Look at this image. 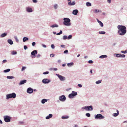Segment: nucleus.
<instances>
[{"mask_svg":"<svg viewBox=\"0 0 127 127\" xmlns=\"http://www.w3.org/2000/svg\"><path fill=\"white\" fill-rule=\"evenodd\" d=\"M117 27L118 30V33L119 35L123 36L126 34V28L125 26L119 25L117 26Z\"/></svg>","mask_w":127,"mask_h":127,"instance_id":"obj_1","label":"nucleus"},{"mask_svg":"<svg viewBox=\"0 0 127 127\" xmlns=\"http://www.w3.org/2000/svg\"><path fill=\"white\" fill-rule=\"evenodd\" d=\"M64 22L63 24L65 26H69L71 25L70 20L68 18H64L63 19Z\"/></svg>","mask_w":127,"mask_h":127,"instance_id":"obj_2","label":"nucleus"},{"mask_svg":"<svg viewBox=\"0 0 127 127\" xmlns=\"http://www.w3.org/2000/svg\"><path fill=\"white\" fill-rule=\"evenodd\" d=\"M16 95L14 93H13L11 94H9L6 95V99H8L10 98H15L16 97Z\"/></svg>","mask_w":127,"mask_h":127,"instance_id":"obj_3","label":"nucleus"},{"mask_svg":"<svg viewBox=\"0 0 127 127\" xmlns=\"http://www.w3.org/2000/svg\"><path fill=\"white\" fill-rule=\"evenodd\" d=\"M95 118L96 119H102L104 118V117L102 115L100 114H98L96 115H95Z\"/></svg>","mask_w":127,"mask_h":127,"instance_id":"obj_4","label":"nucleus"},{"mask_svg":"<svg viewBox=\"0 0 127 127\" xmlns=\"http://www.w3.org/2000/svg\"><path fill=\"white\" fill-rule=\"evenodd\" d=\"M4 120L6 122H9L11 121V117L8 116L6 115L4 116Z\"/></svg>","mask_w":127,"mask_h":127,"instance_id":"obj_5","label":"nucleus"},{"mask_svg":"<svg viewBox=\"0 0 127 127\" xmlns=\"http://www.w3.org/2000/svg\"><path fill=\"white\" fill-rule=\"evenodd\" d=\"M77 95V93L75 92L72 91L71 93L68 95V97L69 98H73L74 97Z\"/></svg>","mask_w":127,"mask_h":127,"instance_id":"obj_6","label":"nucleus"},{"mask_svg":"<svg viewBox=\"0 0 127 127\" xmlns=\"http://www.w3.org/2000/svg\"><path fill=\"white\" fill-rule=\"evenodd\" d=\"M56 75L58 77L61 81H63L65 80V78L64 77L57 74H56Z\"/></svg>","mask_w":127,"mask_h":127,"instance_id":"obj_7","label":"nucleus"},{"mask_svg":"<svg viewBox=\"0 0 127 127\" xmlns=\"http://www.w3.org/2000/svg\"><path fill=\"white\" fill-rule=\"evenodd\" d=\"M59 100L62 102H64L66 100V97L64 95L60 96L59 97Z\"/></svg>","mask_w":127,"mask_h":127,"instance_id":"obj_8","label":"nucleus"},{"mask_svg":"<svg viewBox=\"0 0 127 127\" xmlns=\"http://www.w3.org/2000/svg\"><path fill=\"white\" fill-rule=\"evenodd\" d=\"M42 83L44 84H47L51 82L50 80L46 78L43 79L42 81Z\"/></svg>","mask_w":127,"mask_h":127,"instance_id":"obj_9","label":"nucleus"},{"mask_svg":"<svg viewBox=\"0 0 127 127\" xmlns=\"http://www.w3.org/2000/svg\"><path fill=\"white\" fill-rule=\"evenodd\" d=\"M27 92L28 93L31 94L33 92V90L32 88L29 87L27 89Z\"/></svg>","mask_w":127,"mask_h":127,"instance_id":"obj_10","label":"nucleus"},{"mask_svg":"<svg viewBox=\"0 0 127 127\" xmlns=\"http://www.w3.org/2000/svg\"><path fill=\"white\" fill-rule=\"evenodd\" d=\"M26 11L28 12H32L33 11L32 8L30 7H28L26 8Z\"/></svg>","mask_w":127,"mask_h":127,"instance_id":"obj_11","label":"nucleus"},{"mask_svg":"<svg viewBox=\"0 0 127 127\" xmlns=\"http://www.w3.org/2000/svg\"><path fill=\"white\" fill-rule=\"evenodd\" d=\"M87 111H92L93 110V106L92 105L87 106Z\"/></svg>","mask_w":127,"mask_h":127,"instance_id":"obj_12","label":"nucleus"},{"mask_svg":"<svg viewBox=\"0 0 127 127\" xmlns=\"http://www.w3.org/2000/svg\"><path fill=\"white\" fill-rule=\"evenodd\" d=\"M37 52L36 50H34L31 53V54L32 56H35L37 54Z\"/></svg>","mask_w":127,"mask_h":127,"instance_id":"obj_13","label":"nucleus"},{"mask_svg":"<svg viewBox=\"0 0 127 127\" xmlns=\"http://www.w3.org/2000/svg\"><path fill=\"white\" fill-rule=\"evenodd\" d=\"M117 113H114L112 114V116L114 117H116L118 116L119 114V112L118 110H116Z\"/></svg>","mask_w":127,"mask_h":127,"instance_id":"obj_14","label":"nucleus"},{"mask_svg":"<svg viewBox=\"0 0 127 127\" xmlns=\"http://www.w3.org/2000/svg\"><path fill=\"white\" fill-rule=\"evenodd\" d=\"M96 20L97 22L99 23L100 26L101 27H102L103 26V24L101 21L99 20L98 19H96Z\"/></svg>","mask_w":127,"mask_h":127,"instance_id":"obj_15","label":"nucleus"},{"mask_svg":"<svg viewBox=\"0 0 127 127\" xmlns=\"http://www.w3.org/2000/svg\"><path fill=\"white\" fill-rule=\"evenodd\" d=\"M27 80H23L20 81L19 84V85H20L23 84L24 83H26Z\"/></svg>","mask_w":127,"mask_h":127,"instance_id":"obj_16","label":"nucleus"},{"mask_svg":"<svg viewBox=\"0 0 127 127\" xmlns=\"http://www.w3.org/2000/svg\"><path fill=\"white\" fill-rule=\"evenodd\" d=\"M53 117V115L51 114H49L46 117L45 119H48L51 118Z\"/></svg>","mask_w":127,"mask_h":127,"instance_id":"obj_17","label":"nucleus"},{"mask_svg":"<svg viewBox=\"0 0 127 127\" xmlns=\"http://www.w3.org/2000/svg\"><path fill=\"white\" fill-rule=\"evenodd\" d=\"M78 12V11L77 9L74 10L73 11L72 14L75 15H76Z\"/></svg>","mask_w":127,"mask_h":127,"instance_id":"obj_18","label":"nucleus"},{"mask_svg":"<svg viewBox=\"0 0 127 127\" xmlns=\"http://www.w3.org/2000/svg\"><path fill=\"white\" fill-rule=\"evenodd\" d=\"M75 3L74 1L71 2V1L69 2H68V5H75Z\"/></svg>","mask_w":127,"mask_h":127,"instance_id":"obj_19","label":"nucleus"},{"mask_svg":"<svg viewBox=\"0 0 127 127\" xmlns=\"http://www.w3.org/2000/svg\"><path fill=\"white\" fill-rule=\"evenodd\" d=\"M7 42L9 44L12 45L13 44V42L12 40L9 39L7 40Z\"/></svg>","mask_w":127,"mask_h":127,"instance_id":"obj_20","label":"nucleus"},{"mask_svg":"<svg viewBox=\"0 0 127 127\" xmlns=\"http://www.w3.org/2000/svg\"><path fill=\"white\" fill-rule=\"evenodd\" d=\"M94 13H97L99 12H101V10H99L98 9H95L94 10Z\"/></svg>","mask_w":127,"mask_h":127,"instance_id":"obj_21","label":"nucleus"},{"mask_svg":"<svg viewBox=\"0 0 127 127\" xmlns=\"http://www.w3.org/2000/svg\"><path fill=\"white\" fill-rule=\"evenodd\" d=\"M47 101V100L46 99H42L41 101V103L42 104H44Z\"/></svg>","mask_w":127,"mask_h":127,"instance_id":"obj_22","label":"nucleus"},{"mask_svg":"<svg viewBox=\"0 0 127 127\" xmlns=\"http://www.w3.org/2000/svg\"><path fill=\"white\" fill-rule=\"evenodd\" d=\"M74 65V63L73 62L68 63L67 64V65L69 67H70Z\"/></svg>","mask_w":127,"mask_h":127,"instance_id":"obj_23","label":"nucleus"},{"mask_svg":"<svg viewBox=\"0 0 127 127\" xmlns=\"http://www.w3.org/2000/svg\"><path fill=\"white\" fill-rule=\"evenodd\" d=\"M17 54V52L15 51H11V54L12 55H16Z\"/></svg>","mask_w":127,"mask_h":127,"instance_id":"obj_24","label":"nucleus"},{"mask_svg":"<svg viewBox=\"0 0 127 127\" xmlns=\"http://www.w3.org/2000/svg\"><path fill=\"white\" fill-rule=\"evenodd\" d=\"M58 27V26L56 24H53L52 25L50 26V27L54 28L55 27Z\"/></svg>","mask_w":127,"mask_h":127,"instance_id":"obj_25","label":"nucleus"},{"mask_svg":"<svg viewBox=\"0 0 127 127\" xmlns=\"http://www.w3.org/2000/svg\"><path fill=\"white\" fill-rule=\"evenodd\" d=\"M107 57V56L106 55H102L100 56L99 57V58H100L103 59L106 58Z\"/></svg>","mask_w":127,"mask_h":127,"instance_id":"obj_26","label":"nucleus"},{"mask_svg":"<svg viewBox=\"0 0 127 127\" xmlns=\"http://www.w3.org/2000/svg\"><path fill=\"white\" fill-rule=\"evenodd\" d=\"M29 38L26 37H24L23 38V42H25L26 41L28 40Z\"/></svg>","mask_w":127,"mask_h":127,"instance_id":"obj_27","label":"nucleus"},{"mask_svg":"<svg viewBox=\"0 0 127 127\" xmlns=\"http://www.w3.org/2000/svg\"><path fill=\"white\" fill-rule=\"evenodd\" d=\"M7 34L6 33H4L1 34L0 36L1 37H3L7 35Z\"/></svg>","mask_w":127,"mask_h":127,"instance_id":"obj_28","label":"nucleus"},{"mask_svg":"<svg viewBox=\"0 0 127 127\" xmlns=\"http://www.w3.org/2000/svg\"><path fill=\"white\" fill-rule=\"evenodd\" d=\"M114 55H116V57H120L121 54H115Z\"/></svg>","mask_w":127,"mask_h":127,"instance_id":"obj_29","label":"nucleus"},{"mask_svg":"<svg viewBox=\"0 0 127 127\" xmlns=\"http://www.w3.org/2000/svg\"><path fill=\"white\" fill-rule=\"evenodd\" d=\"M15 77L13 76H8L7 77V78L8 79H14Z\"/></svg>","mask_w":127,"mask_h":127,"instance_id":"obj_30","label":"nucleus"},{"mask_svg":"<svg viewBox=\"0 0 127 127\" xmlns=\"http://www.w3.org/2000/svg\"><path fill=\"white\" fill-rule=\"evenodd\" d=\"M58 7V5L57 4H55L54 5V7L55 9H57Z\"/></svg>","mask_w":127,"mask_h":127,"instance_id":"obj_31","label":"nucleus"},{"mask_svg":"<svg viewBox=\"0 0 127 127\" xmlns=\"http://www.w3.org/2000/svg\"><path fill=\"white\" fill-rule=\"evenodd\" d=\"M86 5L88 6H90L92 5L91 3L89 2H87L86 3Z\"/></svg>","mask_w":127,"mask_h":127,"instance_id":"obj_32","label":"nucleus"},{"mask_svg":"<svg viewBox=\"0 0 127 127\" xmlns=\"http://www.w3.org/2000/svg\"><path fill=\"white\" fill-rule=\"evenodd\" d=\"M10 71V69H6L5 70H4L3 72L5 73H6L9 72Z\"/></svg>","mask_w":127,"mask_h":127,"instance_id":"obj_33","label":"nucleus"},{"mask_svg":"<svg viewBox=\"0 0 127 127\" xmlns=\"http://www.w3.org/2000/svg\"><path fill=\"white\" fill-rule=\"evenodd\" d=\"M105 32L104 31H99L98 33L100 34H104L105 33Z\"/></svg>","mask_w":127,"mask_h":127,"instance_id":"obj_34","label":"nucleus"},{"mask_svg":"<svg viewBox=\"0 0 127 127\" xmlns=\"http://www.w3.org/2000/svg\"><path fill=\"white\" fill-rule=\"evenodd\" d=\"M101 82V80H98L95 82V83L96 84H99Z\"/></svg>","mask_w":127,"mask_h":127,"instance_id":"obj_35","label":"nucleus"},{"mask_svg":"<svg viewBox=\"0 0 127 127\" xmlns=\"http://www.w3.org/2000/svg\"><path fill=\"white\" fill-rule=\"evenodd\" d=\"M87 106L83 107H82L81 109L82 110H85L86 111H87Z\"/></svg>","mask_w":127,"mask_h":127,"instance_id":"obj_36","label":"nucleus"},{"mask_svg":"<svg viewBox=\"0 0 127 127\" xmlns=\"http://www.w3.org/2000/svg\"><path fill=\"white\" fill-rule=\"evenodd\" d=\"M63 38L64 40H65L66 39H67V36L64 35L63 36Z\"/></svg>","mask_w":127,"mask_h":127,"instance_id":"obj_37","label":"nucleus"},{"mask_svg":"<svg viewBox=\"0 0 127 127\" xmlns=\"http://www.w3.org/2000/svg\"><path fill=\"white\" fill-rule=\"evenodd\" d=\"M68 118H69V117L68 116H63L62 117V118L63 119H67Z\"/></svg>","mask_w":127,"mask_h":127,"instance_id":"obj_38","label":"nucleus"},{"mask_svg":"<svg viewBox=\"0 0 127 127\" xmlns=\"http://www.w3.org/2000/svg\"><path fill=\"white\" fill-rule=\"evenodd\" d=\"M72 36L71 35H69L67 37V39H71L72 38Z\"/></svg>","mask_w":127,"mask_h":127,"instance_id":"obj_39","label":"nucleus"},{"mask_svg":"<svg viewBox=\"0 0 127 127\" xmlns=\"http://www.w3.org/2000/svg\"><path fill=\"white\" fill-rule=\"evenodd\" d=\"M14 38L15 39V40H16V41L17 42H19V41L18 39L17 38V37L16 36H15L14 37Z\"/></svg>","mask_w":127,"mask_h":127,"instance_id":"obj_40","label":"nucleus"},{"mask_svg":"<svg viewBox=\"0 0 127 127\" xmlns=\"http://www.w3.org/2000/svg\"><path fill=\"white\" fill-rule=\"evenodd\" d=\"M86 115L87 117H89L90 116V114L89 113H87L86 114Z\"/></svg>","mask_w":127,"mask_h":127,"instance_id":"obj_41","label":"nucleus"},{"mask_svg":"<svg viewBox=\"0 0 127 127\" xmlns=\"http://www.w3.org/2000/svg\"><path fill=\"white\" fill-rule=\"evenodd\" d=\"M121 52L125 54L126 53H127V51H121Z\"/></svg>","mask_w":127,"mask_h":127,"instance_id":"obj_42","label":"nucleus"},{"mask_svg":"<svg viewBox=\"0 0 127 127\" xmlns=\"http://www.w3.org/2000/svg\"><path fill=\"white\" fill-rule=\"evenodd\" d=\"M26 68V67L25 66H23L22 67V68L21 69V71H23L24 70H25Z\"/></svg>","mask_w":127,"mask_h":127,"instance_id":"obj_43","label":"nucleus"},{"mask_svg":"<svg viewBox=\"0 0 127 127\" xmlns=\"http://www.w3.org/2000/svg\"><path fill=\"white\" fill-rule=\"evenodd\" d=\"M49 73V72L47 71L44 72L43 73V74H47Z\"/></svg>","mask_w":127,"mask_h":127,"instance_id":"obj_44","label":"nucleus"},{"mask_svg":"<svg viewBox=\"0 0 127 127\" xmlns=\"http://www.w3.org/2000/svg\"><path fill=\"white\" fill-rule=\"evenodd\" d=\"M125 57V55L124 54H121V55L120 56V57H122V58H124Z\"/></svg>","mask_w":127,"mask_h":127,"instance_id":"obj_45","label":"nucleus"},{"mask_svg":"<svg viewBox=\"0 0 127 127\" xmlns=\"http://www.w3.org/2000/svg\"><path fill=\"white\" fill-rule=\"evenodd\" d=\"M68 51L67 50H66L64 51V54H67L68 53Z\"/></svg>","mask_w":127,"mask_h":127,"instance_id":"obj_46","label":"nucleus"},{"mask_svg":"<svg viewBox=\"0 0 127 127\" xmlns=\"http://www.w3.org/2000/svg\"><path fill=\"white\" fill-rule=\"evenodd\" d=\"M51 48L53 49H54L55 48V46L53 44H52L51 46Z\"/></svg>","mask_w":127,"mask_h":127,"instance_id":"obj_47","label":"nucleus"},{"mask_svg":"<svg viewBox=\"0 0 127 127\" xmlns=\"http://www.w3.org/2000/svg\"><path fill=\"white\" fill-rule=\"evenodd\" d=\"M36 44V43L35 42H33L32 43V45L33 46H34Z\"/></svg>","mask_w":127,"mask_h":127,"instance_id":"obj_48","label":"nucleus"},{"mask_svg":"<svg viewBox=\"0 0 127 127\" xmlns=\"http://www.w3.org/2000/svg\"><path fill=\"white\" fill-rule=\"evenodd\" d=\"M88 62L90 64H92L93 63V62L91 60L89 61Z\"/></svg>","mask_w":127,"mask_h":127,"instance_id":"obj_49","label":"nucleus"},{"mask_svg":"<svg viewBox=\"0 0 127 127\" xmlns=\"http://www.w3.org/2000/svg\"><path fill=\"white\" fill-rule=\"evenodd\" d=\"M50 56L51 57H53L54 56V54H51L50 55Z\"/></svg>","mask_w":127,"mask_h":127,"instance_id":"obj_50","label":"nucleus"},{"mask_svg":"<svg viewBox=\"0 0 127 127\" xmlns=\"http://www.w3.org/2000/svg\"><path fill=\"white\" fill-rule=\"evenodd\" d=\"M42 45L43 47L44 48H46V46L45 45L43 44H42Z\"/></svg>","mask_w":127,"mask_h":127,"instance_id":"obj_51","label":"nucleus"},{"mask_svg":"<svg viewBox=\"0 0 127 127\" xmlns=\"http://www.w3.org/2000/svg\"><path fill=\"white\" fill-rule=\"evenodd\" d=\"M24 48L25 50H26L28 48L26 45H24Z\"/></svg>","mask_w":127,"mask_h":127,"instance_id":"obj_52","label":"nucleus"},{"mask_svg":"<svg viewBox=\"0 0 127 127\" xmlns=\"http://www.w3.org/2000/svg\"><path fill=\"white\" fill-rule=\"evenodd\" d=\"M32 1L33 3H36L37 2V0H32Z\"/></svg>","mask_w":127,"mask_h":127,"instance_id":"obj_53","label":"nucleus"},{"mask_svg":"<svg viewBox=\"0 0 127 127\" xmlns=\"http://www.w3.org/2000/svg\"><path fill=\"white\" fill-rule=\"evenodd\" d=\"M41 55L39 54H38L37 55L36 57L37 58H39L40 57Z\"/></svg>","mask_w":127,"mask_h":127,"instance_id":"obj_54","label":"nucleus"},{"mask_svg":"<svg viewBox=\"0 0 127 127\" xmlns=\"http://www.w3.org/2000/svg\"><path fill=\"white\" fill-rule=\"evenodd\" d=\"M52 69V68H51L50 69ZM53 69L55 71H57V69L56 68H53Z\"/></svg>","mask_w":127,"mask_h":127,"instance_id":"obj_55","label":"nucleus"},{"mask_svg":"<svg viewBox=\"0 0 127 127\" xmlns=\"http://www.w3.org/2000/svg\"><path fill=\"white\" fill-rule=\"evenodd\" d=\"M61 47L62 48H64L65 47V46L64 45H61Z\"/></svg>","mask_w":127,"mask_h":127,"instance_id":"obj_56","label":"nucleus"},{"mask_svg":"<svg viewBox=\"0 0 127 127\" xmlns=\"http://www.w3.org/2000/svg\"><path fill=\"white\" fill-rule=\"evenodd\" d=\"M7 62V60H4L2 61V63H5Z\"/></svg>","mask_w":127,"mask_h":127,"instance_id":"obj_57","label":"nucleus"},{"mask_svg":"<svg viewBox=\"0 0 127 127\" xmlns=\"http://www.w3.org/2000/svg\"><path fill=\"white\" fill-rule=\"evenodd\" d=\"M78 86L80 88H81L82 87V86L81 84H79L78 85Z\"/></svg>","mask_w":127,"mask_h":127,"instance_id":"obj_58","label":"nucleus"},{"mask_svg":"<svg viewBox=\"0 0 127 127\" xmlns=\"http://www.w3.org/2000/svg\"><path fill=\"white\" fill-rule=\"evenodd\" d=\"M61 62V61L60 60H58V63H60Z\"/></svg>","mask_w":127,"mask_h":127,"instance_id":"obj_59","label":"nucleus"},{"mask_svg":"<svg viewBox=\"0 0 127 127\" xmlns=\"http://www.w3.org/2000/svg\"><path fill=\"white\" fill-rule=\"evenodd\" d=\"M111 0H107V1L109 3H110L111 2Z\"/></svg>","mask_w":127,"mask_h":127,"instance_id":"obj_60","label":"nucleus"},{"mask_svg":"<svg viewBox=\"0 0 127 127\" xmlns=\"http://www.w3.org/2000/svg\"><path fill=\"white\" fill-rule=\"evenodd\" d=\"M19 123L20 124H23L24 123V122L23 121H20L19 122Z\"/></svg>","mask_w":127,"mask_h":127,"instance_id":"obj_61","label":"nucleus"},{"mask_svg":"<svg viewBox=\"0 0 127 127\" xmlns=\"http://www.w3.org/2000/svg\"><path fill=\"white\" fill-rule=\"evenodd\" d=\"M65 65H66V64H63L62 65V66H63L64 67V66H65Z\"/></svg>","mask_w":127,"mask_h":127,"instance_id":"obj_62","label":"nucleus"},{"mask_svg":"<svg viewBox=\"0 0 127 127\" xmlns=\"http://www.w3.org/2000/svg\"><path fill=\"white\" fill-rule=\"evenodd\" d=\"M2 123H3V122H2V121L0 119V124H2Z\"/></svg>","mask_w":127,"mask_h":127,"instance_id":"obj_63","label":"nucleus"},{"mask_svg":"<svg viewBox=\"0 0 127 127\" xmlns=\"http://www.w3.org/2000/svg\"><path fill=\"white\" fill-rule=\"evenodd\" d=\"M74 127H78V126L77 125H75Z\"/></svg>","mask_w":127,"mask_h":127,"instance_id":"obj_64","label":"nucleus"}]
</instances>
